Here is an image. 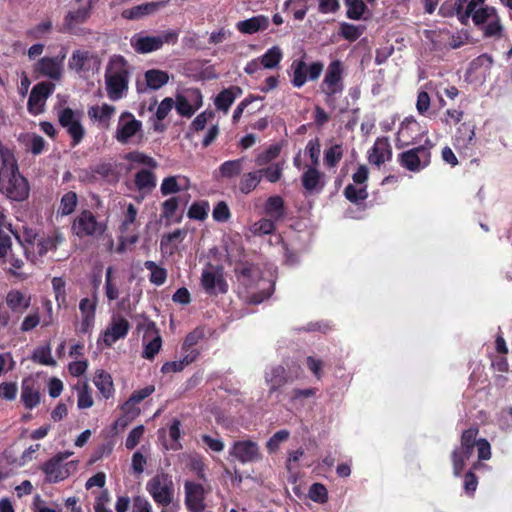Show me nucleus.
<instances>
[{
    "label": "nucleus",
    "instance_id": "obj_29",
    "mask_svg": "<svg viewBox=\"0 0 512 512\" xmlns=\"http://www.w3.org/2000/svg\"><path fill=\"white\" fill-rule=\"evenodd\" d=\"M167 4L168 0L143 3L123 10L121 16L127 20H139L145 16L156 13L160 8L165 7Z\"/></svg>",
    "mask_w": 512,
    "mask_h": 512
},
{
    "label": "nucleus",
    "instance_id": "obj_20",
    "mask_svg": "<svg viewBox=\"0 0 512 512\" xmlns=\"http://www.w3.org/2000/svg\"><path fill=\"white\" fill-rule=\"evenodd\" d=\"M229 455L242 464L255 462L261 459L259 446L252 440H239L233 443Z\"/></svg>",
    "mask_w": 512,
    "mask_h": 512
},
{
    "label": "nucleus",
    "instance_id": "obj_9",
    "mask_svg": "<svg viewBox=\"0 0 512 512\" xmlns=\"http://www.w3.org/2000/svg\"><path fill=\"white\" fill-rule=\"evenodd\" d=\"M178 37V31L171 29L153 36L140 32L131 37L130 44L136 52L147 54L161 49L164 44L174 45L177 43Z\"/></svg>",
    "mask_w": 512,
    "mask_h": 512
},
{
    "label": "nucleus",
    "instance_id": "obj_57",
    "mask_svg": "<svg viewBox=\"0 0 512 512\" xmlns=\"http://www.w3.org/2000/svg\"><path fill=\"white\" fill-rule=\"evenodd\" d=\"M365 27L362 25H354L343 23L341 25V35L348 41L357 40L364 32Z\"/></svg>",
    "mask_w": 512,
    "mask_h": 512
},
{
    "label": "nucleus",
    "instance_id": "obj_37",
    "mask_svg": "<svg viewBox=\"0 0 512 512\" xmlns=\"http://www.w3.org/2000/svg\"><path fill=\"white\" fill-rule=\"evenodd\" d=\"M265 214L274 219L282 220L285 216L284 200L279 195L270 196L264 204Z\"/></svg>",
    "mask_w": 512,
    "mask_h": 512
},
{
    "label": "nucleus",
    "instance_id": "obj_19",
    "mask_svg": "<svg viewBox=\"0 0 512 512\" xmlns=\"http://www.w3.org/2000/svg\"><path fill=\"white\" fill-rule=\"evenodd\" d=\"M142 129V122L128 111L119 116L114 138L121 144H126Z\"/></svg>",
    "mask_w": 512,
    "mask_h": 512
},
{
    "label": "nucleus",
    "instance_id": "obj_30",
    "mask_svg": "<svg viewBox=\"0 0 512 512\" xmlns=\"http://www.w3.org/2000/svg\"><path fill=\"white\" fill-rule=\"evenodd\" d=\"M392 157V149L387 137L377 138L369 151L368 160L371 164L380 166Z\"/></svg>",
    "mask_w": 512,
    "mask_h": 512
},
{
    "label": "nucleus",
    "instance_id": "obj_62",
    "mask_svg": "<svg viewBox=\"0 0 512 512\" xmlns=\"http://www.w3.org/2000/svg\"><path fill=\"white\" fill-rule=\"evenodd\" d=\"M184 235H185V231H183L181 229H176L175 231L163 236L161 239V243H160L161 250L169 252V253H173L175 247H170V243L172 241H176L178 239L183 238Z\"/></svg>",
    "mask_w": 512,
    "mask_h": 512
},
{
    "label": "nucleus",
    "instance_id": "obj_41",
    "mask_svg": "<svg viewBox=\"0 0 512 512\" xmlns=\"http://www.w3.org/2000/svg\"><path fill=\"white\" fill-rule=\"evenodd\" d=\"M115 110L116 108L114 106L105 103L102 106H91L87 114L92 121L107 123L115 113Z\"/></svg>",
    "mask_w": 512,
    "mask_h": 512
},
{
    "label": "nucleus",
    "instance_id": "obj_54",
    "mask_svg": "<svg viewBox=\"0 0 512 512\" xmlns=\"http://www.w3.org/2000/svg\"><path fill=\"white\" fill-rule=\"evenodd\" d=\"M161 346L162 339L160 334L153 336L152 339L145 343L142 357L148 360L154 359V357L159 353Z\"/></svg>",
    "mask_w": 512,
    "mask_h": 512
},
{
    "label": "nucleus",
    "instance_id": "obj_42",
    "mask_svg": "<svg viewBox=\"0 0 512 512\" xmlns=\"http://www.w3.org/2000/svg\"><path fill=\"white\" fill-rule=\"evenodd\" d=\"M344 155V149L341 144H333L324 150L323 164L327 169L335 168Z\"/></svg>",
    "mask_w": 512,
    "mask_h": 512
},
{
    "label": "nucleus",
    "instance_id": "obj_63",
    "mask_svg": "<svg viewBox=\"0 0 512 512\" xmlns=\"http://www.w3.org/2000/svg\"><path fill=\"white\" fill-rule=\"evenodd\" d=\"M320 140L318 138H314L308 141L306 145V152L311 159V166L319 165V157H320Z\"/></svg>",
    "mask_w": 512,
    "mask_h": 512
},
{
    "label": "nucleus",
    "instance_id": "obj_43",
    "mask_svg": "<svg viewBox=\"0 0 512 512\" xmlns=\"http://www.w3.org/2000/svg\"><path fill=\"white\" fill-rule=\"evenodd\" d=\"M474 136V128L467 124H462L455 136V146L459 149L469 148L473 143Z\"/></svg>",
    "mask_w": 512,
    "mask_h": 512
},
{
    "label": "nucleus",
    "instance_id": "obj_51",
    "mask_svg": "<svg viewBox=\"0 0 512 512\" xmlns=\"http://www.w3.org/2000/svg\"><path fill=\"white\" fill-rule=\"evenodd\" d=\"M345 197L352 203H358L367 199V185L356 187L353 184H348L344 189Z\"/></svg>",
    "mask_w": 512,
    "mask_h": 512
},
{
    "label": "nucleus",
    "instance_id": "obj_34",
    "mask_svg": "<svg viewBox=\"0 0 512 512\" xmlns=\"http://www.w3.org/2000/svg\"><path fill=\"white\" fill-rule=\"evenodd\" d=\"M245 158L228 160L223 162L214 173L216 179H231L241 174Z\"/></svg>",
    "mask_w": 512,
    "mask_h": 512
},
{
    "label": "nucleus",
    "instance_id": "obj_14",
    "mask_svg": "<svg viewBox=\"0 0 512 512\" xmlns=\"http://www.w3.org/2000/svg\"><path fill=\"white\" fill-rule=\"evenodd\" d=\"M82 112L71 108H63L58 111L59 124L66 129L72 139V146H77L84 138L85 129L81 124Z\"/></svg>",
    "mask_w": 512,
    "mask_h": 512
},
{
    "label": "nucleus",
    "instance_id": "obj_18",
    "mask_svg": "<svg viewBox=\"0 0 512 512\" xmlns=\"http://www.w3.org/2000/svg\"><path fill=\"white\" fill-rule=\"evenodd\" d=\"M55 84L49 81H42L36 84L31 92L27 103V109L32 115H39L44 112L47 99L53 94Z\"/></svg>",
    "mask_w": 512,
    "mask_h": 512
},
{
    "label": "nucleus",
    "instance_id": "obj_44",
    "mask_svg": "<svg viewBox=\"0 0 512 512\" xmlns=\"http://www.w3.org/2000/svg\"><path fill=\"white\" fill-rule=\"evenodd\" d=\"M283 58V52L279 46L269 48L259 60L265 69L276 68Z\"/></svg>",
    "mask_w": 512,
    "mask_h": 512
},
{
    "label": "nucleus",
    "instance_id": "obj_23",
    "mask_svg": "<svg viewBox=\"0 0 512 512\" xmlns=\"http://www.w3.org/2000/svg\"><path fill=\"white\" fill-rule=\"evenodd\" d=\"M202 104V95L198 89H189L176 98V111L184 117H191Z\"/></svg>",
    "mask_w": 512,
    "mask_h": 512
},
{
    "label": "nucleus",
    "instance_id": "obj_15",
    "mask_svg": "<svg viewBox=\"0 0 512 512\" xmlns=\"http://www.w3.org/2000/svg\"><path fill=\"white\" fill-rule=\"evenodd\" d=\"M201 285L210 295L224 294L228 291V285L223 275V268L208 263L201 275Z\"/></svg>",
    "mask_w": 512,
    "mask_h": 512
},
{
    "label": "nucleus",
    "instance_id": "obj_2",
    "mask_svg": "<svg viewBox=\"0 0 512 512\" xmlns=\"http://www.w3.org/2000/svg\"><path fill=\"white\" fill-rule=\"evenodd\" d=\"M104 79L107 97L111 101H119L127 95L130 69L123 56L114 55L109 59Z\"/></svg>",
    "mask_w": 512,
    "mask_h": 512
},
{
    "label": "nucleus",
    "instance_id": "obj_26",
    "mask_svg": "<svg viewBox=\"0 0 512 512\" xmlns=\"http://www.w3.org/2000/svg\"><path fill=\"white\" fill-rule=\"evenodd\" d=\"M98 304L97 293L94 292L91 298H83L79 303V310L81 313L80 331L82 333H88L95 321L96 307Z\"/></svg>",
    "mask_w": 512,
    "mask_h": 512
},
{
    "label": "nucleus",
    "instance_id": "obj_5",
    "mask_svg": "<svg viewBox=\"0 0 512 512\" xmlns=\"http://www.w3.org/2000/svg\"><path fill=\"white\" fill-rule=\"evenodd\" d=\"M27 260L36 263L49 251H55L63 241L60 235L44 236L34 229L25 227L21 235L17 236Z\"/></svg>",
    "mask_w": 512,
    "mask_h": 512
},
{
    "label": "nucleus",
    "instance_id": "obj_49",
    "mask_svg": "<svg viewBox=\"0 0 512 512\" xmlns=\"http://www.w3.org/2000/svg\"><path fill=\"white\" fill-rule=\"evenodd\" d=\"M105 295L109 301H114L118 299L119 287L118 284L113 277V268L108 267L105 272V285H104Z\"/></svg>",
    "mask_w": 512,
    "mask_h": 512
},
{
    "label": "nucleus",
    "instance_id": "obj_17",
    "mask_svg": "<svg viewBox=\"0 0 512 512\" xmlns=\"http://www.w3.org/2000/svg\"><path fill=\"white\" fill-rule=\"evenodd\" d=\"M100 64L101 61L97 54L81 49L73 51L68 61L69 69L80 75L90 71H98Z\"/></svg>",
    "mask_w": 512,
    "mask_h": 512
},
{
    "label": "nucleus",
    "instance_id": "obj_7",
    "mask_svg": "<svg viewBox=\"0 0 512 512\" xmlns=\"http://www.w3.org/2000/svg\"><path fill=\"white\" fill-rule=\"evenodd\" d=\"M344 67L340 60L329 63L323 81L320 85L321 92L325 95V103L329 108L336 106V96L342 94Z\"/></svg>",
    "mask_w": 512,
    "mask_h": 512
},
{
    "label": "nucleus",
    "instance_id": "obj_12",
    "mask_svg": "<svg viewBox=\"0 0 512 512\" xmlns=\"http://www.w3.org/2000/svg\"><path fill=\"white\" fill-rule=\"evenodd\" d=\"M323 68V64L319 61L308 65L305 62L304 57L293 60L290 66L291 83L293 87L301 88L308 80H317L320 77Z\"/></svg>",
    "mask_w": 512,
    "mask_h": 512
},
{
    "label": "nucleus",
    "instance_id": "obj_56",
    "mask_svg": "<svg viewBox=\"0 0 512 512\" xmlns=\"http://www.w3.org/2000/svg\"><path fill=\"white\" fill-rule=\"evenodd\" d=\"M125 159L134 163L145 165L151 169H155L158 165L152 157L139 151H132L127 153L125 155Z\"/></svg>",
    "mask_w": 512,
    "mask_h": 512
},
{
    "label": "nucleus",
    "instance_id": "obj_10",
    "mask_svg": "<svg viewBox=\"0 0 512 512\" xmlns=\"http://www.w3.org/2000/svg\"><path fill=\"white\" fill-rule=\"evenodd\" d=\"M71 230L78 238H101L106 230L107 223L99 220L90 210H82L74 219Z\"/></svg>",
    "mask_w": 512,
    "mask_h": 512
},
{
    "label": "nucleus",
    "instance_id": "obj_39",
    "mask_svg": "<svg viewBox=\"0 0 512 512\" xmlns=\"http://www.w3.org/2000/svg\"><path fill=\"white\" fill-rule=\"evenodd\" d=\"M94 384L97 387L99 393L105 399H109L113 396L114 386L112 377L109 373L105 372L104 370L97 371L94 377Z\"/></svg>",
    "mask_w": 512,
    "mask_h": 512
},
{
    "label": "nucleus",
    "instance_id": "obj_64",
    "mask_svg": "<svg viewBox=\"0 0 512 512\" xmlns=\"http://www.w3.org/2000/svg\"><path fill=\"white\" fill-rule=\"evenodd\" d=\"M212 216L217 222L228 221L231 217V213L227 203L224 201L218 202L213 209Z\"/></svg>",
    "mask_w": 512,
    "mask_h": 512
},
{
    "label": "nucleus",
    "instance_id": "obj_3",
    "mask_svg": "<svg viewBox=\"0 0 512 512\" xmlns=\"http://www.w3.org/2000/svg\"><path fill=\"white\" fill-rule=\"evenodd\" d=\"M478 432L476 427H470L463 431L460 447L452 452L453 473L456 477L461 474L465 460L471 457L475 446L477 447L479 460H488L491 457L490 443L484 438L476 441Z\"/></svg>",
    "mask_w": 512,
    "mask_h": 512
},
{
    "label": "nucleus",
    "instance_id": "obj_53",
    "mask_svg": "<svg viewBox=\"0 0 512 512\" xmlns=\"http://www.w3.org/2000/svg\"><path fill=\"white\" fill-rule=\"evenodd\" d=\"M261 174V179L264 177L270 183L278 182L283 174V165L274 163L266 168L258 169Z\"/></svg>",
    "mask_w": 512,
    "mask_h": 512
},
{
    "label": "nucleus",
    "instance_id": "obj_58",
    "mask_svg": "<svg viewBox=\"0 0 512 512\" xmlns=\"http://www.w3.org/2000/svg\"><path fill=\"white\" fill-rule=\"evenodd\" d=\"M275 221L272 218H262L255 222L251 228L252 232L257 235L271 234L275 230Z\"/></svg>",
    "mask_w": 512,
    "mask_h": 512
},
{
    "label": "nucleus",
    "instance_id": "obj_11",
    "mask_svg": "<svg viewBox=\"0 0 512 512\" xmlns=\"http://www.w3.org/2000/svg\"><path fill=\"white\" fill-rule=\"evenodd\" d=\"M433 143L426 139L423 145L406 150L398 155L401 167L411 172H419L431 162V149Z\"/></svg>",
    "mask_w": 512,
    "mask_h": 512
},
{
    "label": "nucleus",
    "instance_id": "obj_55",
    "mask_svg": "<svg viewBox=\"0 0 512 512\" xmlns=\"http://www.w3.org/2000/svg\"><path fill=\"white\" fill-rule=\"evenodd\" d=\"M209 204L206 201L193 203L188 210V217L194 220H204L208 215Z\"/></svg>",
    "mask_w": 512,
    "mask_h": 512
},
{
    "label": "nucleus",
    "instance_id": "obj_4",
    "mask_svg": "<svg viewBox=\"0 0 512 512\" xmlns=\"http://www.w3.org/2000/svg\"><path fill=\"white\" fill-rule=\"evenodd\" d=\"M485 0H456L450 12L447 4L444 3L439 9L442 16L455 14L462 24H467L471 18L475 25H481L490 19L496 18V10L493 7L485 6Z\"/></svg>",
    "mask_w": 512,
    "mask_h": 512
},
{
    "label": "nucleus",
    "instance_id": "obj_36",
    "mask_svg": "<svg viewBox=\"0 0 512 512\" xmlns=\"http://www.w3.org/2000/svg\"><path fill=\"white\" fill-rule=\"evenodd\" d=\"M347 7L346 15L352 20L368 19L372 16V12L363 0H344Z\"/></svg>",
    "mask_w": 512,
    "mask_h": 512
},
{
    "label": "nucleus",
    "instance_id": "obj_13",
    "mask_svg": "<svg viewBox=\"0 0 512 512\" xmlns=\"http://www.w3.org/2000/svg\"><path fill=\"white\" fill-rule=\"evenodd\" d=\"M71 455V452H60L43 464L42 471L46 482L57 483L69 477L73 463H64V461Z\"/></svg>",
    "mask_w": 512,
    "mask_h": 512
},
{
    "label": "nucleus",
    "instance_id": "obj_27",
    "mask_svg": "<svg viewBox=\"0 0 512 512\" xmlns=\"http://www.w3.org/2000/svg\"><path fill=\"white\" fill-rule=\"evenodd\" d=\"M130 328L129 322L121 317H112L111 323L106 328L103 334V342L107 346H112L119 339L125 338Z\"/></svg>",
    "mask_w": 512,
    "mask_h": 512
},
{
    "label": "nucleus",
    "instance_id": "obj_46",
    "mask_svg": "<svg viewBox=\"0 0 512 512\" xmlns=\"http://www.w3.org/2000/svg\"><path fill=\"white\" fill-rule=\"evenodd\" d=\"M145 79L149 88L157 90L168 82L169 75L165 71L151 69L146 71Z\"/></svg>",
    "mask_w": 512,
    "mask_h": 512
},
{
    "label": "nucleus",
    "instance_id": "obj_38",
    "mask_svg": "<svg viewBox=\"0 0 512 512\" xmlns=\"http://www.w3.org/2000/svg\"><path fill=\"white\" fill-rule=\"evenodd\" d=\"M136 188L142 192H151L157 184L155 174L148 169L139 170L134 177Z\"/></svg>",
    "mask_w": 512,
    "mask_h": 512
},
{
    "label": "nucleus",
    "instance_id": "obj_52",
    "mask_svg": "<svg viewBox=\"0 0 512 512\" xmlns=\"http://www.w3.org/2000/svg\"><path fill=\"white\" fill-rule=\"evenodd\" d=\"M42 321L39 309H34L23 318L20 330L23 333L30 332L40 324L42 325Z\"/></svg>",
    "mask_w": 512,
    "mask_h": 512
},
{
    "label": "nucleus",
    "instance_id": "obj_33",
    "mask_svg": "<svg viewBox=\"0 0 512 512\" xmlns=\"http://www.w3.org/2000/svg\"><path fill=\"white\" fill-rule=\"evenodd\" d=\"M269 18L265 15L253 16L236 23L237 30L242 34H254L269 27Z\"/></svg>",
    "mask_w": 512,
    "mask_h": 512
},
{
    "label": "nucleus",
    "instance_id": "obj_60",
    "mask_svg": "<svg viewBox=\"0 0 512 512\" xmlns=\"http://www.w3.org/2000/svg\"><path fill=\"white\" fill-rule=\"evenodd\" d=\"M178 178L179 176H169L163 179L160 191L162 195L167 196L170 194L177 193L181 190V187L178 184Z\"/></svg>",
    "mask_w": 512,
    "mask_h": 512
},
{
    "label": "nucleus",
    "instance_id": "obj_32",
    "mask_svg": "<svg viewBox=\"0 0 512 512\" xmlns=\"http://www.w3.org/2000/svg\"><path fill=\"white\" fill-rule=\"evenodd\" d=\"M21 401L26 409H33L40 403V392L36 382L31 378H25L22 381Z\"/></svg>",
    "mask_w": 512,
    "mask_h": 512
},
{
    "label": "nucleus",
    "instance_id": "obj_25",
    "mask_svg": "<svg viewBox=\"0 0 512 512\" xmlns=\"http://www.w3.org/2000/svg\"><path fill=\"white\" fill-rule=\"evenodd\" d=\"M64 68L53 57H42L33 65V72L37 77H45L52 81H60Z\"/></svg>",
    "mask_w": 512,
    "mask_h": 512
},
{
    "label": "nucleus",
    "instance_id": "obj_61",
    "mask_svg": "<svg viewBox=\"0 0 512 512\" xmlns=\"http://www.w3.org/2000/svg\"><path fill=\"white\" fill-rule=\"evenodd\" d=\"M144 430L145 428L143 425H138L129 432L125 440V447L128 450L134 449L139 444L144 434Z\"/></svg>",
    "mask_w": 512,
    "mask_h": 512
},
{
    "label": "nucleus",
    "instance_id": "obj_35",
    "mask_svg": "<svg viewBox=\"0 0 512 512\" xmlns=\"http://www.w3.org/2000/svg\"><path fill=\"white\" fill-rule=\"evenodd\" d=\"M242 95V89L238 86H230L222 90L215 98V106L218 110L227 112L236 98Z\"/></svg>",
    "mask_w": 512,
    "mask_h": 512
},
{
    "label": "nucleus",
    "instance_id": "obj_50",
    "mask_svg": "<svg viewBox=\"0 0 512 512\" xmlns=\"http://www.w3.org/2000/svg\"><path fill=\"white\" fill-rule=\"evenodd\" d=\"M77 203V194L69 191L62 196L58 212L63 216L70 215L75 210Z\"/></svg>",
    "mask_w": 512,
    "mask_h": 512
},
{
    "label": "nucleus",
    "instance_id": "obj_31",
    "mask_svg": "<svg viewBox=\"0 0 512 512\" xmlns=\"http://www.w3.org/2000/svg\"><path fill=\"white\" fill-rule=\"evenodd\" d=\"M301 182L306 191L320 192L325 185L324 174L317 169V166H309L303 173Z\"/></svg>",
    "mask_w": 512,
    "mask_h": 512
},
{
    "label": "nucleus",
    "instance_id": "obj_8",
    "mask_svg": "<svg viewBox=\"0 0 512 512\" xmlns=\"http://www.w3.org/2000/svg\"><path fill=\"white\" fill-rule=\"evenodd\" d=\"M146 491L157 505L169 506L173 502L175 495L172 475L164 471H158L147 481Z\"/></svg>",
    "mask_w": 512,
    "mask_h": 512
},
{
    "label": "nucleus",
    "instance_id": "obj_1",
    "mask_svg": "<svg viewBox=\"0 0 512 512\" xmlns=\"http://www.w3.org/2000/svg\"><path fill=\"white\" fill-rule=\"evenodd\" d=\"M0 192L12 201H24L28 198L30 186L20 173L13 153L3 152L0 166Z\"/></svg>",
    "mask_w": 512,
    "mask_h": 512
},
{
    "label": "nucleus",
    "instance_id": "obj_59",
    "mask_svg": "<svg viewBox=\"0 0 512 512\" xmlns=\"http://www.w3.org/2000/svg\"><path fill=\"white\" fill-rule=\"evenodd\" d=\"M308 495L311 500L318 503H325L328 499L327 489L323 484L320 483L312 484Z\"/></svg>",
    "mask_w": 512,
    "mask_h": 512
},
{
    "label": "nucleus",
    "instance_id": "obj_48",
    "mask_svg": "<svg viewBox=\"0 0 512 512\" xmlns=\"http://www.w3.org/2000/svg\"><path fill=\"white\" fill-rule=\"evenodd\" d=\"M281 149L278 143L270 145L255 157V164L260 167L269 164L280 155Z\"/></svg>",
    "mask_w": 512,
    "mask_h": 512
},
{
    "label": "nucleus",
    "instance_id": "obj_22",
    "mask_svg": "<svg viewBox=\"0 0 512 512\" xmlns=\"http://www.w3.org/2000/svg\"><path fill=\"white\" fill-rule=\"evenodd\" d=\"M79 178L82 181L94 182L100 179L108 182L117 180V172L114 164L101 162L81 171Z\"/></svg>",
    "mask_w": 512,
    "mask_h": 512
},
{
    "label": "nucleus",
    "instance_id": "obj_47",
    "mask_svg": "<svg viewBox=\"0 0 512 512\" xmlns=\"http://www.w3.org/2000/svg\"><path fill=\"white\" fill-rule=\"evenodd\" d=\"M144 266L150 271L149 280L152 284L160 286L165 283L167 279V270L163 267L158 266L154 261H146Z\"/></svg>",
    "mask_w": 512,
    "mask_h": 512
},
{
    "label": "nucleus",
    "instance_id": "obj_16",
    "mask_svg": "<svg viewBox=\"0 0 512 512\" xmlns=\"http://www.w3.org/2000/svg\"><path fill=\"white\" fill-rule=\"evenodd\" d=\"M210 490L201 483L186 480L184 482V505L188 512H204L205 498Z\"/></svg>",
    "mask_w": 512,
    "mask_h": 512
},
{
    "label": "nucleus",
    "instance_id": "obj_21",
    "mask_svg": "<svg viewBox=\"0 0 512 512\" xmlns=\"http://www.w3.org/2000/svg\"><path fill=\"white\" fill-rule=\"evenodd\" d=\"M92 9V1H86L81 4L77 9L70 10L64 18V32H69L75 35H79L81 29L79 26L85 23L90 17Z\"/></svg>",
    "mask_w": 512,
    "mask_h": 512
},
{
    "label": "nucleus",
    "instance_id": "obj_45",
    "mask_svg": "<svg viewBox=\"0 0 512 512\" xmlns=\"http://www.w3.org/2000/svg\"><path fill=\"white\" fill-rule=\"evenodd\" d=\"M31 360L45 366L54 367L57 364L56 360L51 355V347L49 344L35 348L31 355Z\"/></svg>",
    "mask_w": 512,
    "mask_h": 512
},
{
    "label": "nucleus",
    "instance_id": "obj_24",
    "mask_svg": "<svg viewBox=\"0 0 512 512\" xmlns=\"http://www.w3.org/2000/svg\"><path fill=\"white\" fill-rule=\"evenodd\" d=\"M5 303L11 313L22 315L30 308L32 295L26 290L11 289L5 296Z\"/></svg>",
    "mask_w": 512,
    "mask_h": 512
},
{
    "label": "nucleus",
    "instance_id": "obj_28",
    "mask_svg": "<svg viewBox=\"0 0 512 512\" xmlns=\"http://www.w3.org/2000/svg\"><path fill=\"white\" fill-rule=\"evenodd\" d=\"M265 383L268 386L269 394L279 391L289 382V376L284 366L274 365L264 373Z\"/></svg>",
    "mask_w": 512,
    "mask_h": 512
},
{
    "label": "nucleus",
    "instance_id": "obj_40",
    "mask_svg": "<svg viewBox=\"0 0 512 512\" xmlns=\"http://www.w3.org/2000/svg\"><path fill=\"white\" fill-rule=\"evenodd\" d=\"M261 180V174L258 170L244 173L240 177L238 189L242 194L248 195L257 188Z\"/></svg>",
    "mask_w": 512,
    "mask_h": 512
},
{
    "label": "nucleus",
    "instance_id": "obj_6",
    "mask_svg": "<svg viewBox=\"0 0 512 512\" xmlns=\"http://www.w3.org/2000/svg\"><path fill=\"white\" fill-rule=\"evenodd\" d=\"M235 274L239 284L246 290L262 289L259 294L251 295L250 301L252 303L259 304L271 295L274 284L267 283L262 278L258 266L249 263L240 264L235 268Z\"/></svg>",
    "mask_w": 512,
    "mask_h": 512
}]
</instances>
